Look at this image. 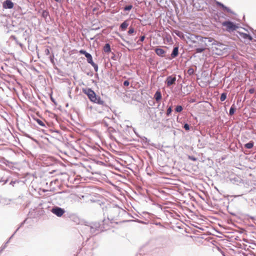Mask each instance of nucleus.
Returning a JSON list of instances; mask_svg holds the SVG:
<instances>
[{
	"label": "nucleus",
	"mask_w": 256,
	"mask_h": 256,
	"mask_svg": "<svg viewBox=\"0 0 256 256\" xmlns=\"http://www.w3.org/2000/svg\"><path fill=\"white\" fill-rule=\"evenodd\" d=\"M178 54V46H174L173 48L172 52L171 54V56L172 58H175L176 57Z\"/></svg>",
	"instance_id": "4468645a"
},
{
	"label": "nucleus",
	"mask_w": 256,
	"mask_h": 256,
	"mask_svg": "<svg viewBox=\"0 0 256 256\" xmlns=\"http://www.w3.org/2000/svg\"><path fill=\"white\" fill-rule=\"evenodd\" d=\"M240 35L244 39H247L250 41L252 40V37L249 34L244 32H240Z\"/></svg>",
	"instance_id": "2eb2a0df"
},
{
	"label": "nucleus",
	"mask_w": 256,
	"mask_h": 256,
	"mask_svg": "<svg viewBox=\"0 0 256 256\" xmlns=\"http://www.w3.org/2000/svg\"><path fill=\"white\" fill-rule=\"evenodd\" d=\"M14 6V3L10 0H6L3 3V7L5 8H12Z\"/></svg>",
	"instance_id": "1a4fd4ad"
},
{
	"label": "nucleus",
	"mask_w": 256,
	"mask_h": 256,
	"mask_svg": "<svg viewBox=\"0 0 256 256\" xmlns=\"http://www.w3.org/2000/svg\"><path fill=\"white\" fill-rule=\"evenodd\" d=\"M216 40L212 37H206V42H209L212 43V46H214V44L216 42Z\"/></svg>",
	"instance_id": "6ab92c4d"
},
{
	"label": "nucleus",
	"mask_w": 256,
	"mask_h": 256,
	"mask_svg": "<svg viewBox=\"0 0 256 256\" xmlns=\"http://www.w3.org/2000/svg\"><path fill=\"white\" fill-rule=\"evenodd\" d=\"M176 82V75H171L167 76L164 82L167 87H170L172 85L175 84Z\"/></svg>",
	"instance_id": "0eeeda50"
},
{
	"label": "nucleus",
	"mask_w": 256,
	"mask_h": 256,
	"mask_svg": "<svg viewBox=\"0 0 256 256\" xmlns=\"http://www.w3.org/2000/svg\"><path fill=\"white\" fill-rule=\"evenodd\" d=\"M114 56H113V57H112V58L114 59Z\"/></svg>",
	"instance_id": "5fc2aeb1"
},
{
	"label": "nucleus",
	"mask_w": 256,
	"mask_h": 256,
	"mask_svg": "<svg viewBox=\"0 0 256 256\" xmlns=\"http://www.w3.org/2000/svg\"><path fill=\"white\" fill-rule=\"evenodd\" d=\"M18 228H17V229H16L17 231L18 230Z\"/></svg>",
	"instance_id": "4d7b16f0"
},
{
	"label": "nucleus",
	"mask_w": 256,
	"mask_h": 256,
	"mask_svg": "<svg viewBox=\"0 0 256 256\" xmlns=\"http://www.w3.org/2000/svg\"><path fill=\"white\" fill-rule=\"evenodd\" d=\"M188 73L190 75H192L194 73V70L192 68H190L188 70Z\"/></svg>",
	"instance_id": "f704fd0d"
},
{
	"label": "nucleus",
	"mask_w": 256,
	"mask_h": 256,
	"mask_svg": "<svg viewBox=\"0 0 256 256\" xmlns=\"http://www.w3.org/2000/svg\"><path fill=\"white\" fill-rule=\"evenodd\" d=\"M103 50L105 52H110L111 51V48L110 44H106L104 46Z\"/></svg>",
	"instance_id": "aec40b11"
},
{
	"label": "nucleus",
	"mask_w": 256,
	"mask_h": 256,
	"mask_svg": "<svg viewBox=\"0 0 256 256\" xmlns=\"http://www.w3.org/2000/svg\"><path fill=\"white\" fill-rule=\"evenodd\" d=\"M176 34L178 36H180V34H181V32L179 31H178L176 32Z\"/></svg>",
	"instance_id": "79ce46f5"
},
{
	"label": "nucleus",
	"mask_w": 256,
	"mask_h": 256,
	"mask_svg": "<svg viewBox=\"0 0 256 256\" xmlns=\"http://www.w3.org/2000/svg\"><path fill=\"white\" fill-rule=\"evenodd\" d=\"M222 25L223 26H226V30L228 32H233L238 28V26L234 22L230 20L223 22Z\"/></svg>",
	"instance_id": "39448f33"
},
{
	"label": "nucleus",
	"mask_w": 256,
	"mask_h": 256,
	"mask_svg": "<svg viewBox=\"0 0 256 256\" xmlns=\"http://www.w3.org/2000/svg\"><path fill=\"white\" fill-rule=\"evenodd\" d=\"M196 39L199 41L202 42V43H204L203 46H208V44L206 42V37H203L200 36H196Z\"/></svg>",
	"instance_id": "9d476101"
},
{
	"label": "nucleus",
	"mask_w": 256,
	"mask_h": 256,
	"mask_svg": "<svg viewBox=\"0 0 256 256\" xmlns=\"http://www.w3.org/2000/svg\"><path fill=\"white\" fill-rule=\"evenodd\" d=\"M86 57V58L87 62L88 64H93L94 62H93L92 57V56L91 55V54H88Z\"/></svg>",
	"instance_id": "412c9836"
},
{
	"label": "nucleus",
	"mask_w": 256,
	"mask_h": 256,
	"mask_svg": "<svg viewBox=\"0 0 256 256\" xmlns=\"http://www.w3.org/2000/svg\"><path fill=\"white\" fill-rule=\"evenodd\" d=\"M132 8V4H129L124 7L123 9L124 11H130Z\"/></svg>",
	"instance_id": "cd10ccee"
},
{
	"label": "nucleus",
	"mask_w": 256,
	"mask_h": 256,
	"mask_svg": "<svg viewBox=\"0 0 256 256\" xmlns=\"http://www.w3.org/2000/svg\"><path fill=\"white\" fill-rule=\"evenodd\" d=\"M82 92L88 96V98L92 102L101 105L106 108H108L106 102L101 100L100 96L96 95V92L91 88H82Z\"/></svg>",
	"instance_id": "f03ea898"
},
{
	"label": "nucleus",
	"mask_w": 256,
	"mask_h": 256,
	"mask_svg": "<svg viewBox=\"0 0 256 256\" xmlns=\"http://www.w3.org/2000/svg\"><path fill=\"white\" fill-rule=\"evenodd\" d=\"M20 8L19 6H17V9H16L17 12H18V11H19V10H20Z\"/></svg>",
	"instance_id": "09e8293b"
},
{
	"label": "nucleus",
	"mask_w": 256,
	"mask_h": 256,
	"mask_svg": "<svg viewBox=\"0 0 256 256\" xmlns=\"http://www.w3.org/2000/svg\"><path fill=\"white\" fill-rule=\"evenodd\" d=\"M106 222H108V220H104L102 222V224L95 222L90 223V225L86 224L83 228V230L86 232H89L91 236L96 235L100 232L104 230V225L106 224Z\"/></svg>",
	"instance_id": "f257e3e1"
},
{
	"label": "nucleus",
	"mask_w": 256,
	"mask_h": 256,
	"mask_svg": "<svg viewBox=\"0 0 256 256\" xmlns=\"http://www.w3.org/2000/svg\"><path fill=\"white\" fill-rule=\"evenodd\" d=\"M79 52L80 54L84 55L85 56H86L89 54L88 52L86 50H80L79 51Z\"/></svg>",
	"instance_id": "7c9ffc66"
},
{
	"label": "nucleus",
	"mask_w": 256,
	"mask_h": 256,
	"mask_svg": "<svg viewBox=\"0 0 256 256\" xmlns=\"http://www.w3.org/2000/svg\"><path fill=\"white\" fill-rule=\"evenodd\" d=\"M36 122H37V123L40 126H43V127H44L46 128V126H45V124H44V121H42V120H40V119H38V118H37L36 120Z\"/></svg>",
	"instance_id": "bb28decb"
},
{
	"label": "nucleus",
	"mask_w": 256,
	"mask_h": 256,
	"mask_svg": "<svg viewBox=\"0 0 256 256\" xmlns=\"http://www.w3.org/2000/svg\"><path fill=\"white\" fill-rule=\"evenodd\" d=\"M254 142L252 140H250L248 142L244 144L246 148L248 149H251L254 147Z\"/></svg>",
	"instance_id": "f3484780"
},
{
	"label": "nucleus",
	"mask_w": 256,
	"mask_h": 256,
	"mask_svg": "<svg viewBox=\"0 0 256 256\" xmlns=\"http://www.w3.org/2000/svg\"><path fill=\"white\" fill-rule=\"evenodd\" d=\"M236 106L234 104H232V105L231 106V107L230 109L229 114L230 116H232L236 112Z\"/></svg>",
	"instance_id": "a211bd4d"
},
{
	"label": "nucleus",
	"mask_w": 256,
	"mask_h": 256,
	"mask_svg": "<svg viewBox=\"0 0 256 256\" xmlns=\"http://www.w3.org/2000/svg\"><path fill=\"white\" fill-rule=\"evenodd\" d=\"M226 96H227V94L226 92H222L220 94V100L222 102L226 100Z\"/></svg>",
	"instance_id": "5701e85b"
},
{
	"label": "nucleus",
	"mask_w": 256,
	"mask_h": 256,
	"mask_svg": "<svg viewBox=\"0 0 256 256\" xmlns=\"http://www.w3.org/2000/svg\"><path fill=\"white\" fill-rule=\"evenodd\" d=\"M108 129L110 130H111V131H112L114 130V128L112 127H108Z\"/></svg>",
	"instance_id": "de8ad7c7"
},
{
	"label": "nucleus",
	"mask_w": 256,
	"mask_h": 256,
	"mask_svg": "<svg viewBox=\"0 0 256 256\" xmlns=\"http://www.w3.org/2000/svg\"><path fill=\"white\" fill-rule=\"evenodd\" d=\"M174 110L176 112H180L183 110V108L180 105H178L176 106Z\"/></svg>",
	"instance_id": "393cba45"
},
{
	"label": "nucleus",
	"mask_w": 256,
	"mask_h": 256,
	"mask_svg": "<svg viewBox=\"0 0 256 256\" xmlns=\"http://www.w3.org/2000/svg\"><path fill=\"white\" fill-rule=\"evenodd\" d=\"M188 159H189V160H192V161H194V162H195V161H196V160H197V158H196V157H195V156H188Z\"/></svg>",
	"instance_id": "72a5a7b5"
},
{
	"label": "nucleus",
	"mask_w": 256,
	"mask_h": 256,
	"mask_svg": "<svg viewBox=\"0 0 256 256\" xmlns=\"http://www.w3.org/2000/svg\"><path fill=\"white\" fill-rule=\"evenodd\" d=\"M10 38H13L14 40H16V37L14 36H12Z\"/></svg>",
	"instance_id": "49530a36"
},
{
	"label": "nucleus",
	"mask_w": 256,
	"mask_h": 256,
	"mask_svg": "<svg viewBox=\"0 0 256 256\" xmlns=\"http://www.w3.org/2000/svg\"><path fill=\"white\" fill-rule=\"evenodd\" d=\"M50 211L58 217H61L66 212V210L64 208L58 206H52L50 210Z\"/></svg>",
	"instance_id": "423d86ee"
},
{
	"label": "nucleus",
	"mask_w": 256,
	"mask_h": 256,
	"mask_svg": "<svg viewBox=\"0 0 256 256\" xmlns=\"http://www.w3.org/2000/svg\"><path fill=\"white\" fill-rule=\"evenodd\" d=\"M128 25V22L127 20H126L120 24V28L122 31H124L126 30Z\"/></svg>",
	"instance_id": "f8f14e48"
},
{
	"label": "nucleus",
	"mask_w": 256,
	"mask_h": 256,
	"mask_svg": "<svg viewBox=\"0 0 256 256\" xmlns=\"http://www.w3.org/2000/svg\"><path fill=\"white\" fill-rule=\"evenodd\" d=\"M16 180H12L10 182V184L12 185V186H14V184H16Z\"/></svg>",
	"instance_id": "58836bf2"
},
{
	"label": "nucleus",
	"mask_w": 256,
	"mask_h": 256,
	"mask_svg": "<svg viewBox=\"0 0 256 256\" xmlns=\"http://www.w3.org/2000/svg\"><path fill=\"white\" fill-rule=\"evenodd\" d=\"M212 51L214 54L218 56H222L226 54L229 50V46L227 44H224L218 41L214 44V46H212Z\"/></svg>",
	"instance_id": "7ed1b4c3"
},
{
	"label": "nucleus",
	"mask_w": 256,
	"mask_h": 256,
	"mask_svg": "<svg viewBox=\"0 0 256 256\" xmlns=\"http://www.w3.org/2000/svg\"><path fill=\"white\" fill-rule=\"evenodd\" d=\"M9 180L8 178H7L6 180H2V182H4V184L6 183Z\"/></svg>",
	"instance_id": "c03bdc74"
},
{
	"label": "nucleus",
	"mask_w": 256,
	"mask_h": 256,
	"mask_svg": "<svg viewBox=\"0 0 256 256\" xmlns=\"http://www.w3.org/2000/svg\"><path fill=\"white\" fill-rule=\"evenodd\" d=\"M54 54H52V56H50V61L52 62H54Z\"/></svg>",
	"instance_id": "a19ab883"
},
{
	"label": "nucleus",
	"mask_w": 256,
	"mask_h": 256,
	"mask_svg": "<svg viewBox=\"0 0 256 256\" xmlns=\"http://www.w3.org/2000/svg\"><path fill=\"white\" fill-rule=\"evenodd\" d=\"M14 91H16V89L14 88Z\"/></svg>",
	"instance_id": "864d4df0"
},
{
	"label": "nucleus",
	"mask_w": 256,
	"mask_h": 256,
	"mask_svg": "<svg viewBox=\"0 0 256 256\" xmlns=\"http://www.w3.org/2000/svg\"><path fill=\"white\" fill-rule=\"evenodd\" d=\"M103 123L105 126L108 128V124L106 122L105 120H103Z\"/></svg>",
	"instance_id": "ea45409f"
},
{
	"label": "nucleus",
	"mask_w": 256,
	"mask_h": 256,
	"mask_svg": "<svg viewBox=\"0 0 256 256\" xmlns=\"http://www.w3.org/2000/svg\"><path fill=\"white\" fill-rule=\"evenodd\" d=\"M162 96L161 92L159 90H157L154 95V98H155L156 102H158L160 101L162 99Z\"/></svg>",
	"instance_id": "dca6fc26"
},
{
	"label": "nucleus",
	"mask_w": 256,
	"mask_h": 256,
	"mask_svg": "<svg viewBox=\"0 0 256 256\" xmlns=\"http://www.w3.org/2000/svg\"><path fill=\"white\" fill-rule=\"evenodd\" d=\"M44 54L46 56H48L50 54V51L48 48H46L44 50Z\"/></svg>",
	"instance_id": "c9c22d12"
},
{
	"label": "nucleus",
	"mask_w": 256,
	"mask_h": 256,
	"mask_svg": "<svg viewBox=\"0 0 256 256\" xmlns=\"http://www.w3.org/2000/svg\"><path fill=\"white\" fill-rule=\"evenodd\" d=\"M215 2L216 6L220 7L224 10L230 14H234V12L229 8L224 6L222 3L216 0H215Z\"/></svg>",
	"instance_id": "6e6552de"
},
{
	"label": "nucleus",
	"mask_w": 256,
	"mask_h": 256,
	"mask_svg": "<svg viewBox=\"0 0 256 256\" xmlns=\"http://www.w3.org/2000/svg\"><path fill=\"white\" fill-rule=\"evenodd\" d=\"M56 2H60L61 0H54Z\"/></svg>",
	"instance_id": "603ef678"
},
{
	"label": "nucleus",
	"mask_w": 256,
	"mask_h": 256,
	"mask_svg": "<svg viewBox=\"0 0 256 256\" xmlns=\"http://www.w3.org/2000/svg\"><path fill=\"white\" fill-rule=\"evenodd\" d=\"M17 72H18V73H20V74H21V72L19 70V69L17 68Z\"/></svg>",
	"instance_id": "8fccbe9b"
},
{
	"label": "nucleus",
	"mask_w": 256,
	"mask_h": 256,
	"mask_svg": "<svg viewBox=\"0 0 256 256\" xmlns=\"http://www.w3.org/2000/svg\"><path fill=\"white\" fill-rule=\"evenodd\" d=\"M20 155V153H18V152L17 151V157L19 156Z\"/></svg>",
	"instance_id": "3c124183"
},
{
	"label": "nucleus",
	"mask_w": 256,
	"mask_h": 256,
	"mask_svg": "<svg viewBox=\"0 0 256 256\" xmlns=\"http://www.w3.org/2000/svg\"><path fill=\"white\" fill-rule=\"evenodd\" d=\"M124 86H128L129 84H130V82L128 80H124Z\"/></svg>",
	"instance_id": "e433bc0d"
},
{
	"label": "nucleus",
	"mask_w": 256,
	"mask_h": 256,
	"mask_svg": "<svg viewBox=\"0 0 256 256\" xmlns=\"http://www.w3.org/2000/svg\"><path fill=\"white\" fill-rule=\"evenodd\" d=\"M172 112V106H170L167 109L166 113V116H169L171 114Z\"/></svg>",
	"instance_id": "c85d7f7f"
},
{
	"label": "nucleus",
	"mask_w": 256,
	"mask_h": 256,
	"mask_svg": "<svg viewBox=\"0 0 256 256\" xmlns=\"http://www.w3.org/2000/svg\"><path fill=\"white\" fill-rule=\"evenodd\" d=\"M135 30L133 27H130L129 30L128 31V34H132L134 32Z\"/></svg>",
	"instance_id": "c756f323"
},
{
	"label": "nucleus",
	"mask_w": 256,
	"mask_h": 256,
	"mask_svg": "<svg viewBox=\"0 0 256 256\" xmlns=\"http://www.w3.org/2000/svg\"><path fill=\"white\" fill-rule=\"evenodd\" d=\"M1 132L2 134L0 136L3 140L6 139L9 140L12 138H15V135L16 134L14 130H13V132H12L8 128H4V130H1Z\"/></svg>",
	"instance_id": "20e7f679"
},
{
	"label": "nucleus",
	"mask_w": 256,
	"mask_h": 256,
	"mask_svg": "<svg viewBox=\"0 0 256 256\" xmlns=\"http://www.w3.org/2000/svg\"><path fill=\"white\" fill-rule=\"evenodd\" d=\"M248 92L250 94H252L254 92V88H250Z\"/></svg>",
	"instance_id": "4c0bfd02"
},
{
	"label": "nucleus",
	"mask_w": 256,
	"mask_h": 256,
	"mask_svg": "<svg viewBox=\"0 0 256 256\" xmlns=\"http://www.w3.org/2000/svg\"><path fill=\"white\" fill-rule=\"evenodd\" d=\"M11 200V199H8L2 197L0 198V204H10Z\"/></svg>",
	"instance_id": "ddd939ff"
},
{
	"label": "nucleus",
	"mask_w": 256,
	"mask_h": 256,
	"mask_svg": "<svg viewBox=\"0 0 256 256\" xmlns=\"http://www.w3.org/2000/svg\"><path fill=\"white\" fill-rule=\"evenodd\" d=\"M114 56H113V57H112V58L114 59Z\"/></svg>",
	"instance_id": "6e6d98bb"
},
{
	"label": "nucleus",
	"mask_w": 256,
	"mask_h": 256,
	"mask_svg": "<svg viewBox=\"0 0 256 256\" xmlns=\"http://www.w3.org/2000/svg\"><path fill=\"white\" fill-rule=\"evenodd\" d=\"M183 128L186 130H190V126L189 124L188 123H185L184 124Z\"/></svg>",
	"instance_id": "473e14b6"
},
{
	"label": "nucleus",
	"mask_w": 256,
	"mask_h": 256,
	"mask_svg": "<svg viewBox=\"0 0 256 256\" xmlns=\"http://www.w3.org/2000/svg\"><path fill=\"white\" fill-rule=\"evenodd\" d=\"M144 39H145V36H140V39L137 42V44L138 45L142 46V42H144Z\"/></svg>",
	"instance_id": "a878e982"
},
{
	"label": "nucleus",
	"mask_w": 256,
	"mask_h": 256,
	"mask_svg": "<svg viewBox=\"0 0 256 256\" xmlns=\"http://www.w3.org/2000/svg\"><path fill=\"white\" fill-rule=\"evenodd\" d=\"M91 65L94 67V71L96 72H97L98 70V65L97 64H95L94 62Z\"/></svg>",
	"instance_id": "2f4dec72"
},
{
	"label": "nucleus",
	"mask_w": 256,
	"mask_h": 256,
	"mask_svg": "<svg viewBox=\"0 0 256 256\" xmlns=\"http://www.w3.org/2000/svg\"><path fill=\"white\" fill-rule=\"evenodd\" d=\"M155 52L158 56L163 57L166 52L162 48H156L155 50Z\"/></svg>",
	"instance_id": "9b49d317"
},
{
	"label": "nucleus",
	"mask_w": 256,
	"mask_h": 256,
	"mask_svg": "<svg viewBox=\"0 0 256 256\" xmlns=\"http://www.w3.org/2000/svg\"><path fill=\"white\" fill-rule=\"evenodd\" d=\"M206 46H202V47L196 48L195 51L196 53H201L206 50Z\"/></svg>",
	"instance_id": "4be33fe9"
},
{
	"label": "nucleus",
	"mask_w": 256,
	"mask_h": 256,
	"mask_svg": "<svg viewBox=\"0 0 256 256\" xmlns=\"http://www.w3.org/2000/svg\"><path fill=\"white\" fill-rule=\"evenodd\" d=\"M42 17L46 18L49 16V12L47 10H44L42 12Z\"/></svg>",
	"instance_id": "b1692460"
},
{
	"label": "nucleus",
	"mask_w": 256,
	"mask_h": 256,
	"mask_svg": "<svg viewBox=\"0 0 256 256\" xmlns=\"http://www.w3.org/2000/svg\"><path fill=\"white\" fill-rule=\"evenodd\" d=\"M16 84H17V88H18V86H20V88H21V85L19 82H17Z\"/></svg>",
	"instance_id": "a18cd8bd"
},
{
	"label": "nucleus",
	"mask_w": 256,
	"mask_h": 256,
	"mask_svg": "<svg viewBox=\"0 0 256 256\" xmlns=\"http://www.w3.org/2000/svg\"><path fill=\"white\" fill-rule=\"evenodd\" d=\"M145 140L146 142H148L150 141L149 140H148L146 138V137H144V139L143 140L144 141Z\"/></svg>",
	"instance_id": "37998d69"
}]
</instances>
